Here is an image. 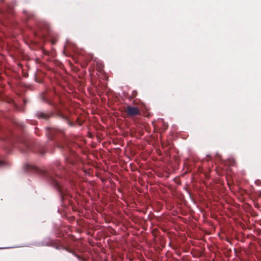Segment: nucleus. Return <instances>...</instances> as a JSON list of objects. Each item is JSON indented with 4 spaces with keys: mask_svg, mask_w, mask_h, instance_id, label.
<instances>
[{
    "mask_svg": "<svg viewBox=\"0 0 261 261\" xmlns=\"http://www.w3.org/2000/svg\"><path fill=\"white\" fill-rule=\"evenodd\" d=\"M126 111L127 113L130 116L137 115L140 113L138 108L132 106H128Z\"/></svg>",
    "mask_w": 261,
    "mask_h": 261,
    "instance_id": "obj_1",
    "label": "nucleus"
}]
</instances>
